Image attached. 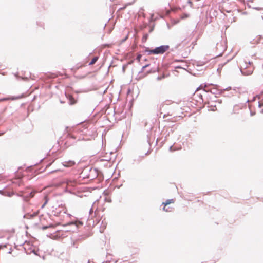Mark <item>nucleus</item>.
Returning <instances> with one entry per match:
<instances>
[{"mask_svg": "<svg viewBox=\"0 0 263 263\" xmlns=\"http://www.w3.org/2000/svg\"><path fill=\"white\" fill-rule=\"evenodd\" d=\"M52 227H54V226L53 224H50L48 226H44V227H43L42 229L43 230H45L48 228H52Z\"/></svg>", "mask_w": 263, "mask_h": 263, "instance_id": "7", "label": "nucleus"}, {"mask_svg": "<svg viewBox=\"0 0 263 263\" xmlns=\"http://www.w3.org/2000/svg\"><path fill=\"white\" fill-rule=\"evenodd\" d=\"M75 164L76 162L72 160L64 161L63 163V165L65 167H71L74 165Z\"/></svg>", "mask_w": 263, "mask_h": 263, "instance_id": "3", "label": "nucleus"}, {"mask_svg": "<svg viewBox=\"0 0 263 263\" xmlns=\"http://www.w3.org/2000/svg\"><path fill=\"white\" fill-rule=\"evenodd\" d=\"M98 57H95L93 58V59L91 60V62L89 63V65H93L98 60Z\"/></svg>", "mask_w": 263, "mask_h": 263, "instance_id": "5", "label": "nucleus"}, {"mask_svg": "<svg viewBox=\"0 0 263 263\" xmlns=\"http://www.w3.org/2000/svg\"><path fill=\"white\" fill-rule=\"evenodd\" d=\"M169 48V46L167 45H163L160 47H157L154 49L149 50L147 51L150 54H163Z\"/></svg>", "mask_w": 263, "mask_h": 263, "instance_id": "1", "label": "nucleus"}, {"mask_svg": "<svg viewBox=\"0 0 263 263\" xmlns=\"http://www.w3.org/2000/svg\"><path fill=\"white\" fill-rule=\"evenodd\" d=\"M66 97L68 99L69 104L70 105L74 104L76 103V100L73 98L71 95H66Z\"/></svg>", "mask_w": 263, "mask_h": 263, "instance_id": "4", "label": "nucleus"}, {"mask_svg": "<svg viewBox=\"0 0 263 263\" xmlns=\"http://www.w3.org/2000/svg\"><path fill=\"white\" fill-rule=\"evenodd\" d=\"M29 214H26V215L24 216V217H25V218H29Z\"/></svg>", "mask_w": 263, "mask_h": 263, "instance_id": "10", "label": "nucleus"}, {"mask_svg": "<svg viewBox=\"0 0 263 263\" xmlns=\"http://www.w3.org/2000/svg\"><path fill=\"white\" fill-rule=\"evenodd\" d=\"M80 223L82 225L83 224V223L82 222H80Z\"/></svg>", "mask_w": 263, "mask_h": 263, "instance_id": "11", "label": "nucleus"}, {"mask_svg": "<svg viewBox=\"0 0 263 263\" xmlns=\"http://www.w3.org/2000/svg\"><path fill=\"white\" fill-rule=\"evenodd\" d=\"M8 98H3V99H0V102L1 101H6V100H8Z\"/></svg>", "mask_w": 263, "mask_h": 263, "instance_id": "9", "label": "nucleus"}, {"mask_svg": "<svg viewBox=\"0 0 263 263\" xmlns=\"http://www.w3.org/2000/svg\"><path fill=\"white\" fill-rule=\"evenodd\" d=\"M147 34H146L144 36H143V37L142 38L143 42H145L146 41V40H147Z\"/></svg>", "mask_w": 263, "mask_h": 263, "instance_id": "8", "label": "nucleus"}, {"mask_svg": "<svg viewBox=\"0 0 263 263\" xmlns=\"http://www.w3.org/2000/svg\"><path fill=\"white\" fill-rule=\"evenodd\" d=\"M132 4V2H128L126 4V5H125L124 7H122V8H120V10H122V9H125L127 6L128 5H130Z\"/></svg>", "mask_w": 263, "mask_h": 263, "instance_id": "6", "label": "nucleus"}, {"mask_svg": "<svg viewBox=\"0 0 263 263\" xmlns=\"http://www.w3.org/2000/svg\"><path fill=\"white\" fill-rule=\"evenodd\" d=\"M174 203V199H168L165 202H163V204L164 205L163 207V210L165 212H171L173 208L171 206L167 207L169 204Z\"/></svg>", "mask_w": 263, "mask_h": 263, "instance_id": "2", "label": "nucleus"}]
</instances>
